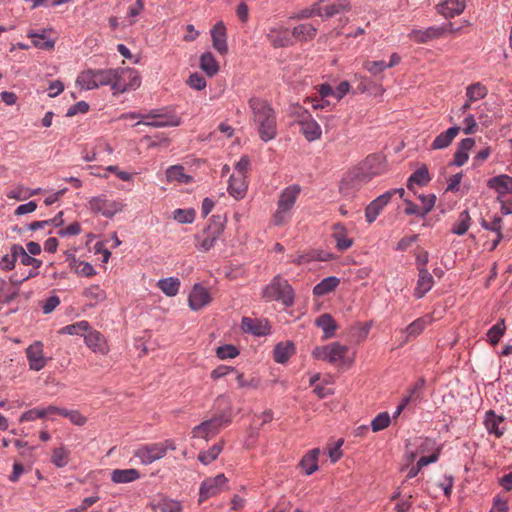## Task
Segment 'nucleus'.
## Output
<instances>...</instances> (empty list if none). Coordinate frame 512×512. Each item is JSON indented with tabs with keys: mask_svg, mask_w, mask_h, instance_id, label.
I'll use <instances>...</instances> for the list:
<instances>
[{
	"mask_svg": "<svg viewBox=\"0 0 512 512\" xmlns=\"http://www.w3.org/2000/svg\"><path fill=\"white\" fill-rule=\"evenodd\" d=\"M251 121L255 125L258 136L264 142L275 139L277 135V112L269 101L260 97L248 100Z\"/></svg>",
	"mask_w": 512,
	"mask_h": 512,
	"instance_id": "f257e3e1",
	"label": "nucleus"
},
{
	"mask_svg": "<svg viewBox=\"0 0 512 512\" xmlns=\"http://www.w3.org/2000/svg\"><path fill=\"white\" fill-rule=\"evenodd\" d=\"M216 404L221 407L225 405L219 413H216L214 417L209 420L202 421L199 425H196L192 430L193 438L211 439L221 431L224 426L229 425L232 421V413L230 410V403L225 396H220L216 399Z\"/></svg>",
	"mask_w": 512,
	"mask_h": 512,
	"instance_id": "f03ea898",
	"label": "nucleus"
},
{
	"mask_svg": "<svg viewBox=\"0 0 512 512\" xmlns=\"http://www.w3.org/2000/svg\"><path fill=\"white\" fill-rule=\"evenodd\" d=\"M301 191L302 188L299 184H291V186L284 188V190L280 192L278 196L277 209L272 215V222L276 226H282V224L289 222L292 210Z\"/></svg>",
	"mask_w": 512,
	"mask_h": 512,
	"instance_id": "7ed1b4c3",
	"label": "nucleus"
},
{
	"mask_svg": "<svg viewBox=\"0 0 512 512\" xmlns=\"http://www.w3.org/2000/svg\"><path fill=\"white\" fill-rule=\"evenodd\" d=\"M349 347L341 343H330L327 345H318L312 351L313 358L326 360L333 365H351L354 359L348 358Z\"/></svg>",
	"mask_w": 512,
	"mask_h": 512,
	"instance_id": "20e7f679",
	"label": "nucleus"
},
{
	"mask_svg": "<svg viewBox=\"0 0 512 512\" xmlns=\"http://www.w3.org/2000/svg\"><path fill=\"white\" fill-rule=\"evenodd\" d=\"M176 443L174 439H165L162 442H152V444H145L139 446L134 451V456L137 457L142 464H151L153 461L163 459L168 450H175Z\"/></svg>",
	"mask_w": 512,
	"mask_h": 512,
	"instance_id": "39448f33",
	"label": "nucleus"
},
{
	"mask_svg": "<svg viewBox=\"0 0 512 512\" xmlns=\"http://www.w3.org/2000/svg\"><path fill=\"white\" fill-rule=\"evenodd\" d=\"M224 229L225 225L220 216H214L206 229L194 236L195 246L201 251L211 250L218 238L222 236Z\"/></svg>",
	"mask_w": 512,
	"mask_h": 512,
	"instance_id": "423d86ee",
	"label": "nucleus"
},
{
	"mask_svg": "<svg viewBox=\"0 0 512 512\" xmlns=\"http://www.w3.org/2000/svg\"><path fill=\"white\" fill-rule=\"evenodd\" d=\"M263 296L266 300H279L285 306H292L294 304V289L287 280L281 277H275L264 288Z\"/></svg>",
	"mask_w": 512,
	"mask_h": 512,
	"instance_id": "0eeeda50",
	"label": "nucleus"
},
{
	"mask_svg": "<svg viewBox=\"0 0 512 512\" xmlns=\"http://www.w3.org/2000/svg\"><path fill=\"white\" fill-rule=\"evenodd\" d=\"M143 121H137L136 125L153 126L154 128H163V126H178L181 123L180 117H177L173 111L167 108L152 110L142 116Z\"/></svg>",
	"mask_w": 512,
	"mask_h": 512,
	"instance_id": "6e6552de",
	"label": "nucleus"
},
{
	"mask_svg": "<svg viewBox=\"0 0 512 512\" xmlns=\"http://www.w3.org/2000/svg\"><path fill=\"white\" fill-rule=\"evenodd\" d=\"M114 94L125 93L127 90L138 88L141 79L137 70L132 68L114 69Z\"/></svg>",
	"mask_w": 512,
	"mask_h": 512,
	"instance_id": "1a4fd4ad",
	"label": "nucleus"
},
{
	"mask_svg": "<svg viewBox=\"0 0 512 512\" xmlns=\"http://www.w3.org/2000/svg\"><path fill=\"white\" fill-rule=\"evenodd\" d=\"M88 207L92 212L100 213L106 217H113L116 213L123 210L124 204L122 201L111 200L106 195H98L97 197L90 198Z\"/></svg>",
	"mask_w": 512,
	"mask_h": 512,
	"instance_id": "9d476101",
	"label": "nucleus"
},
{
	"mask_svg": "<svg viewBox=\"0 0 512 512\" xmlns=\"http://www.w3.org/2000/svg\"><path fill=\"white\" fill-rule=\"evenodd\" d=\"M227 484L228 479L223 473L217 474L215 477H208L202 481L199 488L200 502L206 501V499L215 497V495L225 491V489L228 487Z\"/></svg>",
	"mask_w": 512,
	"mask_h": 512,
	"instance_id": "9b49d317",
	"label": "nucleus"
},
{
	"mask_svg": "<svg viewBox=\"0 0 512 512\" xmlns=\"http://www.w3.org/2000/svg\"><path fill=\"white\" fill-rule=\"evenodd\" d=\"M370 179V174L361 172V170L348 172L341 179L340 192L346 196L354 195V193L359 191V189L363 187L366 182H369Z\"/></svg>",
	"mask_w": 512,
	"mask_h": 512,
	"instance_id": "f8f14e48",
	"label": "nucleus"
},
{
	"mask_svg": "<svg viewBox=\"0 0 512 512\" xmlns=\"http://www.w3.org/2000/svg\"><path fill=\"white\" fill-rule=\"evenodd\" d=\"M25 355L28 360L29 368L36 372L43 369L49 360V358L44 355V345L42 341H34L32 344L28 345L25 350Z\"/></svg>",
	"mask_w": 512,
	"mask_h": 512,
	"instance_id": "ddd939ff",
	"label": "nucleus"
},
{
	"mask_svg": "<svg viewBox=\"0 0 512 512\" xmlns=\"http://www.w3.org/2000/svg\"><path fill=\"white\" fill-rule=\"evenodd\" d=\"M266 37L274 48H285V46H291L294 43L291 31L283 26L269 28Z\"/></svg>",
	"mask_w": 512,
	"mask_h": 512,
	"instance_id": "4468645a",
	"label": "nucleus"
},
{
	"mask_svg": "<svg viewBox=\"0 0 512 512\" xmlns=\"http://www.w3.org/2000/svg\"><path fill=\"white\" fill-rule=\"evenodd\" d=\"M484 427L487 432L496 438H501L507 431V422L504 416H498L493 410H488L484 415Z\"/></svg>",
	"mask_w": 512,
	"mask_h": 512,
	"instance_id": "2eb2a0df",
	"label": "nucleus"
},
{
	"mask_svg": "<svg viewBox=\"0 0 512 512\" xmlns=\"http://www.w3.org/2000/svg\"><path fill=\"white\" fill-rule=\"evenodd\" d=\"M453 31V24L449 23L442 27H428L425 30H412L409 38L418 43L431 41V39L439 38L444 32Z\"/></svg>",
	"mask_w": 512,
	"mask_h": 512,
	"instance_id": "dca6fc26",
	"label": "nucleus"
},
{
	"mask_svg": "<svg viewBox=\"0 0 512 512\" xmlns=\"http://www.w3.org/2000/svg\"><path fill=\"white\" fill-rule=\"evenodd\" d=\"M241 329L245 332L262 337V335L270 334L271 326L267 319H252V317H243L241 320Z\"/></svg>",
	"mask_w": 512,
	"mask_h": 512,
	"instance_id": "f3484780",
	"label": "nucleus"
},
{
	"mask_svg": "<svg viewBox=\"0 0 512 512\" xmlns=\"http://www.w3.org/2000/svg\"><path fill=\"white\" fill-rule=\"evenodd\" d=\"M392 196L393 192L386 191L375 198V200L371 201V203L365 209V218L368 223H372L374 220H376L384 206L388 205Z\"/></svg>",
	"mask_w": 512,
	"mask_h": 512,
	"instance_id": "a211bd4d",
	"label": "nucleus"
},
{
	"mask_svg": "<svg viewBox=\"0 0 512 512\" xmlns=\"http://www.w3.org/2000/svg\"><path fill=\"white\" fill-rule=\"evenodd\" d=\"M189 307L192 310H200L207 306L212 300L209 291L205 286L196 284L189 294Z\"/></svg>",
	"mask_w": 512,
	"mask_h": 512,
	"instance_id": "6ab92c4d",
	"label": "nucleus"
},
{
	"mask_svg": "<svg viewBox=\"0 0 512 512\" xmlns=\"http://www.w3.org/2000/svg\"><path fill=\"white\" fill-rule=\"evenodd\" d=\"M84 341L85 344L94 352H99L105 355V353H108L109 351L107 341L100 331L89 329L86 334H84Z\"/></svg>",
	"mask_w": 512,
	"mask_h": 512,
	"instance_id": "aec40b11",
	"label": "nucleus"
},
{
	"mask_svg": "<svg viewBox=\"0 0 512 512\" xmlns=\"http://www.w3.org/2000/svg\"><path fill=\"white\" fill-rule=\"evenodd\" d=\"M488 187L493 188L498 194V200L501 201L504 195L512 193V177L508 174L492 177L488 181Z\"/></svg>",
	"mask_w": 512,
	"mask_h": 512,
	"instance_id": "412c9836",
	"label": "nucleus"
},
{
	"mask_svg": "<svg viewBox=\"0 0 512 512\" xmlns=\"http://www.w3.org/2000/svg\"><path fill=\"white\" fill-rule=\"evenodd\" d=\"M299 125L301 127V132L304 137L311 142V140H317L321 137V128L316 120L310 116V114H306L301 121H299Z\"/></svg>",
	"mask_w": 512,
	"mask_h": 512,
	"instance_id": "4be33fe9",
	"label": "nucleus"
},
{
	"mask_svg": "<svg viewBox=\"0 0 512 512\" xmlns=\"http://www.w3.org/2000/svg\"><path fill=\"white\" fill-rule=\"evenodd\" d=\"M213 47L220 53H227V33L226 27L222 21H219L211 30Z\"/></svg>",
	"mask_w": 512,
	"mask_h": 512,
	"instance_id": "5701e85b",
	"label": "nucleus"
},
{
	"mask_svg": "<svg viewBox=\"0 0 512 512\" xmlns=\"http://www.w3.org/2000/svg\"><path fill=\"white\" fill-rule=\"evenodd\" d=\"M434 285V280L431 272H429L428 268H422L418 272V281L414 290V296L418 299L425 296L429 290L432 289Z\"/></svg>",
	"mask_w": 512,
	"mask_h": 512,
	"instance_id": "b1692460",
	"label": "nucleus"
},
{
	"mask_svg": "<svg viewBox=\"0 0 512 512\" xmlns=\"http://www.w3.org/2000/svg\"><path fill=\"white\" fill-rule=\"evenodd\" d=\"M247 188L248 184L245 177H242L241 174H237L236 172L230 175L228 192L231 196L236 199L244 198Z\"/></svg>",
	"mask_w": 512,
	"mask_h": 512,
	"instance_id": "393cba45",
	"label": "nucleus"
},
{
	"mask_svg": "<svg viewBox=\"0 0 512 512\" xmlns=\"http://www.w3.org/2000/svg\"><path fill=\"white\" fill-rule=\"evenodd\" d=\"M332 237L336 243V247L340 251L347 250V248L351 247L353 239L348 237L347 228L341 223H335L332 227Z\"/></svg>",
	"mask_w": 512,
	"mask_h": 512,
	"instance_id": "a878e982",
	"label": "nucleus"
},
{
	"mask_svg": "<svg viewBox=\"0 0 512 512\" xmlns=\"http://www.w3.org/2000/svg\"><path fill=\"white\" fill-rule=\"evenodd\" d=\"M317 31V27H314L313 24L303 23L292 28L291 36L293 38V42L294 39L300 42H307L315 38Z\"/></svg>",
	"mask_w": 512,
	"mask_h": 512,
	"instance_id": "bb28decb",
	"label": "nucleus"
},
{
	"mask_svg": "<svg viewBox=\"0 0 512 512\" xmlns=\"http://www.w3.org/2000/svg\"><path fill=\"white\" fill-rule=\"evenodd\" d=\"M460 130L461 127H456L455 125V127L448 128L446 131L441 132L431 143V148L438 150L450 146L455 137L458 136Z\"/></svg>",
	"mask_w": 512,
	"mask_h": 512,
	"instance_id": "cd10ccee",
	"label": "nucleus"
},
{
	"mask_svg": "<svg viewBox=\"0 0 512 512\" xmlns=\"http://www.w3.org/2000/svg\"><path fill=\"white\" fill-rule=\"evenodd\" d=\"M465 7L466 0H444L438 6V10L445 17H454V15L462 13Z\"/></svg>",
	"mask_w": 512,
	"mask_h": 512,
	"instance_id": "c85d7f7f",
	"label": "nucleus"
},
{
	"mask_svg": "<svg viewBox=\"0 0 512 512\" xmlns=\"http://www.w3.org/2000/svg\"><path fill=\"white\" fill-rule=\"evenodd\" d=\"M316 325L323 331V338H331L335 335L337 323L329 313L320 314L316 319Z\"/></svg>",
	"mask_w": 512,
	"mask_h": 512,
	"instance_id": "c756f323",
	"label": "nucleus"
},
{
	"mask_svg": "<svg viewBox=\"0 0 512 512\" xmlns=\"http://www.w3.org/2000/svg\"><path fill=\"white\" fill-rule=\"evenodd\" d=\"M110 477L116 484H126V482L138 480L140 472L137 469H114Z\"/></svg>",
	"mask_w": 512,
	"mask_h": 512,
	"instance_id": "7c9ffc66",
	"label": "nucleus"
},
{
	"mask_svg": "<svg viewBox=\"0 0 512 512\" xmlns=\"http://www.w3.org/2000/svg\"><path fill=\"white\" fill-rule=\"evenodd\" d=\"M426 384V380L423 378L418 379L411 387L407 390L406 394L402 398L404 407L411 403H417L420 400L423 388Z\"/></svg>",
	"mask_w": 512,
	"mask_h": 512,
	"instance_id": "2f4dec72",
	"label": "nucleus"
},
{
	"mask_svg": "<svg viewBox=\"0 0 512 512\" xmlns=\"http://www.w3.org/2000/svg\"><path fill=\"white\" fill-rule=\"evenodd\" d=\"M153 512H182L183 507L180 501L170 500V498H159L152 504Z\"/></svg>",
	"mask_w": 512,
	"mask_h": 512,
	"instance_id": "473e14b6",
	"label": "nucleus"
},
{
	"mask_svg": "<svg viewBox=\"0 0 512 512\" xmlns=\"http://www.w3.org/2000/svg\"><path fill=\"white\" fill-rule=\"evenodd\" d=\"M349 10H351L350 0H333V2L323 6L324 17L326 18L334 17V15L341 13H347Z\"/></svg>",
	"mask_w": 512,
	"mask_h": 512,
	"instance_id": "72a5a7b5",
	"label": "nucleus"
},
{
	"mask_svg": "<svg viewBox=\"0 0 512 512\" xmlns=\"http://www.w3.org/2000/svg\"><path fill=\"white\" fill-rule=\"evenodd\" d=\"M320 451L318 448L311 449L307 452L301 459L300 465L303 467L306 474H312L314 471L318 470V460H319Z\"/></svg>",
	"mask_w": 512,
	"mask_h": 512,
	"instance_id": "f704fd0d",
	"label": "nucleus"
},
{
	"mask_svg": "<svg viewBox=\"0 0 512 512\" xmlns=\"http://www.w3.org/2000/svg\"><path fill=\"white\" fill-rule=\"evenodd\" d=\"M19 243L12 244L9 253L4 254L0 258V269L2 271H12L16 266V261L19 259Z\"/></svg>",
	"mask_w": 512,
	"mask_h": 512,
	"instance_id": "c9c22d12",
	"label": "nucleus"
},
{
	"mask_svg": "<svg viewBox=\"0 0 512 512\" xmlns=\"http://www.w3.org/2000/svg\"><path fill=\"white\" fill-rule=\"evenodd\" d=\"M166 180L169 182L176 181L181 184H189V182H192L193 178L190 174L185 172V167L171 166L166 171Z\"/></svg>",
	"mask_w": 512,
	"mask_h": 512,
	"instance_id": "e433bc0d",
	"label": "nucleus"
},
{
	"mask_svg": "<svg viewBox=\"0 0 512 512\" xmlns=\"http://www.w3.org/2000/svg\"><path fill=\"white\" fill-rule=\"evenodd\" d=\"M294 351L295 348L291 341L279 343L274 348V359L278 363H285L293 355Z\"/></svg>",
	"mask_w": 512,
	"mask_h": 512,
	"instance_id": "4c0bfd02",
	"label": "nucleus"
},
{
	"mask_svg": "<svg viewBox=\"0 0 512 512\" xmlns=\"http://www.w3.org/2000/svg\"><path fill=\"white\" fill-rule=\"evenodd\" d=\"M224 445H225L224 441L216 442V444L211 446L207 451L199 452L198 460L203 464L212 463V461H214L218 458L219 454L223 450Z\"/></svg>",
	"mask_w": 512,
	"mask_h": 512,
	"instance_id": "58836bf2",
	"label": "nucleus"
},
{
	"mask_svg": "<svg viewBox=\"0 0 512 512\" xmlns=\"http://www.w3.org/2000/svg\"><path fill=\"white\" fill-rule=\"evenodd\" d=\"M94 79L95 83H97V88L100 85L110 84L114 91L115 69H94Z\"/></svg>",
	"mask_w": 512,
	"mask_h": 512,
	"instance_id": "ea45409f",
	"label": "nucleus"
},
{
	"mask_svg": "<svg viewBox=\"0 0 512 512\" xmlns=\"http://www.w3.org/2000/svg\"><path fill=\"white\" fill-rule=\"evenodd\" d=\"M219 64L211 52H204L200 57V68L206 72L208 76H214L219 70Z\"/></svg>",
	"mask_w": 512,
	"mask_h": 512,
	"instance_id": "a19ab883",
	"label": "nucleus"
},
{
	"mask_svg": "<svg viewBox=\"0 0 512 512\" xmlns=\"http://www.w3.org/2000/svg\"><path fill=\"white\" fill-rule=\"evenodd\" d=\"M471 226V215L468 211L460 212L456 222L453 224L451 228V232L457 234L458 236H462L466 231L469 230Z\"/></svg>",
	"mask_w": 512,
	"mask_h": 512,
	"instance_id": "79ce46f5",
	"label": "nucleus"
},
{
	"mask_svg": "<svg viewBox=\"0 0 512 512\" xmlns=\"http://www.w3.org/2000/svg\"><path fill=\"white\" fill-rule=\"evenodd\" d=\"M157 286L166 296H175L180 289V280L174 277L163 278L158 281Z\"/></svg>",
	"mask_w": 512,
	"mask_h": 512,
	"instance_id": "37998d69",
	"label": "nucleus"
},
{
	"mask_svg": "<svg viewBox=\"0 0 512 512\" xmlns=\"http://www.w3.org/2000/svg\"><path fill=\"white\" fill-rule=\"evenodd\" d=\"M339 284V278L327 277L320 281L316 286L313 287V294L316 296L327 295V293L334 290Z\"/></svg>",
	"mask_w": 512,
	"mask_h": 512,
	"instance_id": "c03bdc74",
	"label": "nucleus"
},
{
	"mask_svg": "<svg viewBox=\"0 0 512 512\" xmlns=\"http://www.w3.org/2000/svg\"><path fill=\"white\" fill-rule=\"evenodd\" d=\"M506 330L505 320L500 319L496 324H494L490 330L487 331V339L490 344L497 345L503 337Z\"/></svg>",
	"mask_w": 512,
	"mask_h": 512,
	"instance_id": "a18cd8bd",
	"label": "nucleus"
},
{
	"mask_svg": "<svg viewBox=\"0 0 512 512\" xmlns=\"http://www.w3.org/2000/svg\"><path fill=\"white\" fill-rule=\"evenodd\" d=\"M70 459V451L65 446H60L52 451L51 462L56 467H65Z\"/></svg>",
	"mask_w": 512,
	"mask_h": 512,
	"instance_id": "49530a36",
	"label": "nucleus"
},
{
	"mask_svg": "<svg viewBox=\"0 0 512 512\" xmlns=\"http://www.w3.org/2000/svg\"><path fill=\"white\" fill-rule=\"evenodd\" d=\"M77 84H80L81 87L87 90L97 88V83H95V69L83 70L77 77Z\"/></svg>",
	"mask_w": 512,
	"mask_h": 512,
	"instance_id": "de8ad7c7",
	"label": "nucleus"
},
{
	"mask_svg": "<svg viewBox=\"0 0 512 512\" xmlns=\"http://www.w3.org/2000/svg\"><path fill=\"white\" fill-rule=\"evenodd\" d=\"M89 328H91L90 324L86 322V320H81L80 322L68 324L67 326L62 327L60 332H62V334L83 335L85 337Z\"/></svg>",
	"mask_w": 512,
	"mask_h": 512,
	"instance_id": "09e8293b",
	"label": "nucleus"
},
{
	"mask_svg": "<svg viewBox=\"0 0 512 512\" xmlns=\"http://www.w3.org/2000/svg\"><path fill=\"white\" fill-rule=\"evenodd\" d=\"M488 94L487 87L484 86L482 83H473L467 86L466 88V96L467 98H470V101H478V99L484 98L485 95Z\"/></svg>",
	"mask_w": 512,
	"mask_h": 512,
	"instance_id": "8fccbe9b",
	"label": "nucleus"
},
{
	"mask_svg": "<svg viewBox=\"0 0 512 512\" xmlns=\"http://www.w3.org/2000/svg\"><path fill=\"white\" fill-rule=\"evenodd\" d=\"M196 211L193 208H178L172 212V218L179 223H193L195 220Z\"/></svg>",
	"mask_w": 512,
	"mask_h": 512,
	"instance_id": "3c124183",
	"label": "nucleus"
},
{
	"mask_svg": "<svg viewBox=\"0 0 512 512\" xmlns=\"http://www.w3.org/2000/svg\"><path fill=\"white\" fill-rule=\"evenodd\" d=\"M18 259L22 265L41 266L43 264L42 260L31 256L30 252L21 244H18Z\"/></svg>",
	"mask_w": 512,
	"mask_h": 512,
	"instance_id": "603ef678",
	"label": "nucleus"
},
{
	"mask_svg": "<svg viewBox=\"0 0 512 512\" xmlns=\"http://www.w3.org/2000/svg\"><path fill=\"white\" fill-rule=\"evenodd\" d=\"M427 324H429V319H426V317H420L414 320L405 329L407 337H417V335L421 334L424 328H426Z\"/></svg>",
	"mask_w": 512,
	"mask_h": 512,
	"instance_id": "864d4df0",
	"label": "nucleus"
},
{
	"mask_svg": "<svg viewBox=\"0 0 512 512\" xmlns=\"http://www.w3.org/2000/svg\"><path fill=\"white\" fill-rule=\"evenodd\" d=\"M429 172L425 167H422V169L416 170L414 173H412L408 179V188L412 189L414 183L416 184H426V182H429Z\"/></svg>",
	"mask_w": 512,
	"mask_h": 512,
	"instance_id": "5fc2aeb1",
	"label": "nucleus"
},
{
	"mask_svg": "<svg viewBox=\"0 0 512 512\" xmlns=\"http://www.w3.org/2000/svg\"><path fill=\"white\" fill-rule=\"evenodd\" d=\"M391 423V417L389 413L384 411L383 413H379L375 418L371 421V428L374 432L382 431V429L387 428Z\"/></svg>",
	"mask_w": 512,
	"mask_h": 512,
	"instance_id": "6e6d98bb",
	"label": "nucleus"
},
{
	"mask_svg": "<svg viewBox=\"0 0 512 512\" xmlns=\"http://www.w3.org/2000/svg\"><path fill=\"white\" fill-rule=\"evenodd\" d=\"M415 264L418 272L422 268H427L426 265L429 261V251L423 249V247H416L414 250Z\"/></svg>",
	"mask_w": 512,
	"mask_h": 512,
	"instance_id": "4d7b16f0",
	"label": "nucleus"
},
{
	"mask_svg": "<svg viewBox=\"0 0 512 512\" xmlns=\"http://www.w3.org/2000/svg\"><path fill=\"white\" fill-rule=\"evenodd\" d=\"M419 199L422 203V206H420V212L421 216H426L427 213L430 212L431 209H433L435 203H436V195L429 194V195H420Z\"/></svg>",
	"mask_w": 512,
	"mask_h": 512,
	"instance_id": "13d9d810",
	"label": "nucleus"
},
{
	"mask_svg": "<svg viewBox=\"0 0 512 512\" xmlns=\"http://www.w3.org/2000/svg\"><path fill=\"white\" fill-rule=\"evenodd\" d=\"M363 68L367 70L373 76L382 73L386 70V62L384 61H365L363 62Z\"/></svg>",
	"mask_w": 512,
	"mask_h": 512,
	"instance_id": "bf43d9fd",
	"label": "nucleus"
},
{
	"mask_svg": "<svg viewBox=\"0 0 512 512\" xmlns=\"http://www.w3.org/2000/svg\"><path fill=\"white\" fill-rule=\"evenodd\" d=\"M29 37L32 40L33 45L40 49H52L54 46V42L47 40L44 35L32 33L29 34Z\"/></svg>",
	"mask_w": 512,
	"mask_h": 512,
	"instance_id": "052dcab7",
	"label": "nucleus"
},
{
	"mask_svg": "<svg viewBox=\"0 0 512 512\" xmlns=\"http://www.w3.org/2000/svg\"><path fill=\"white\" fill-rule=\"evenodd\" d=\"M6 195L10 199H18L19 201H23V199L30 198V190L29 188L18 186L11 188Z\"/></svg>",
	"mask_w": 512,
	"mask_h": 512,
	"instance_id": "680f3d73",
	"label": "nucleus"
},
{
	"mask_svg": "<svg viewBox=\"0 0 512 512\" xmlns=\"http://www.w3.org/2000/svg\"><path fill=\"white\" fill-rule=\"evenodd\" d=\"M239 353L238 349L234 345H222L216 350V355L220 359L235 358Z\"/></svg>",
	"mask_w": 512,
	"mask_h": 512,
	"instance_id": "e2e57ef3",
	"label": "nucleus"
},
{
	"mask_svg": "<svg viewBox=\"0 0 512 512\" xmlns=\"http://www.w3.org/2000/svg\"><path fill=\"white\" fill-rule=\"evenodd\" d=\"M84 296H86L88 299H94L97 301L104 300L106 297L105 291H103V289H101L98 285H92L85 289Z\"/></svg>",
	"mask_w": 512,
	"mask_h": 512,
	"instance_id": "0e129e2a",
	"label": "nucleus"
},
{
	"mask_svg": "<svg viewBox=\"0 0 512 512\" xmlns=\"http://www.w3.org/2000/svg\"><path fill=\"white\" fill-rule=\"evenodd\" d=\"M187 84L195 90H203L206 87L207 82L204 76L200 75V73H192L187 80Z\"/></svg>",
	"mask_w": 512,
	"mask_h": 512,
	"instance_id": "69168bd1",
	"label": "nucleus"
},
{
	"mask_svg": "<svg viewBox=\"0 0 512 512\" xmlns=\"http://www.w3.org/2000/svg\"><path fill=\"white\" fill-rule=\"evenodd\" d=\"M64 413L63 417L69 418L75 425H84L87 421V418L77 410H67V408H64Z\"/></svg>",
	"mask_w": 512,
	"mask_h": 512,
	"instance_id": "338daca9",
	"label": "nucleus"
},
{
	"mask_svg": "<svg viewBox=\"0 0 512 512\" xmlns=\"http://www.w3.org/2000/svg\"><path fill=\"white\" fill-rule=\"evenodd\" d=\"M249 159L247 156H242L240 160L235 165V172L237 174H240L241 177H244V179H247V173L249 169Z\"/></svg>",
	"mask_w": 512,
	"mask_h": 512,
	"instance_id": "774afa93",
	"label": "nucleus"
}]
</instances>
